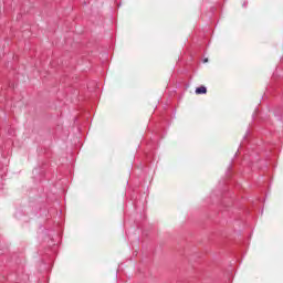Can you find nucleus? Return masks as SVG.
<instances>
[{
	"label": "nucleus",
	"instance_id": "nucleus-2",
	"mask_svg": "<svg viewBox=\"0 0 283 283\" xmlns=\"http://www.w3.org/2000/svg\"><path fill=\"white\" fill-rule=\"evenodd\" d=\"M203 63H209V59L206 57V59L203 60Z\"/></svg>",
	"mask_w": 283,
	"mask_h": 283
},
{
	"label": "nucleus",
	"instance_id": "nucleus-1",
	"mask_svg": "<svg viewBox=\"0 0 283 283\" xmlns=\"http://www.w3.org/2000/svg\"><path fill=\"white\" fill-rule=\"evenodd\" d=\"M196 94L200 95V94H207V87L205 86H200L196 88Z\"/></svg>",
	"mask_w": 283,
	"mask_h": 283
}]
</instances>
